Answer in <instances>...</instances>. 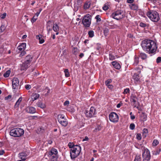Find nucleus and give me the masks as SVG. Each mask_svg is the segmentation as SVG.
<instances>
[{"label": "nucleus", "mask_w": 161, "mask_h": 161, "mask_svg": "<svg viewBox=\"0 0 161 161\" xmlns=\"http://www.w3.org/2000/svg\"><path fill=\"white\" fill-rule=\"evenodd\" d=\"M141 46L143 50L149 54L155 53L158 48L156 43L150 39L142 41Z\"/></svg>", "instance_id": "nucleus-1"}, {"label": "nucleus", "mask_w": 161, "mask_h": 161, "mask_svg": "<svg viewBox=\"0 0 161 161\" xmlns=\"http://www.w3.org/2000/svg\"><path fill=\"white\" fill-rule=\"evenodd\" d=\"M81 147L80 146L76 145L72 147L70 150V156L71 159H75L80 154L81 151Z\"/></svg>", "instance_id": "nucleus-2"}, {"label": "nucleus", "mask_w": 161, "mask_h": 161, "mask_svg": "<svg viewBox=\"0 0 161 161\" xmlns=\"http://www.w3.org/2000/svg\"><path fill=\"white\" fill-rule=\"evenodd\" d=\"M147 15L150 20L153 22H157L159 20V14L155 10H150L147 13Z\"/></svg>", "instance_id": "nucleus-3"}, {"label": "nucleus", "mask_w": 161, "mask_h": 161, "mask_svg": "<svg viewBox=\"0 0 161 161\" xmlns=\"http://www.w3.org/2000/svg\"><path fill=\"white\" fill-rule=\"evenodd\" d=\"M24 133V131L22 129L16 128L10 130V135L13 136L18 137L22 136Z\"/></svg>", "instance_id": "nucleus-4"}, {"label": "nucleus", "mask_w": 161, "mask_h": 161, "mask_svg": "<svg viewBox=\"0 0 161 161\" xmlns=\"http://www.w3.org/2000/svg\"><path fill=\"white\" fill-rule=\"evenodd\" d=\"M141 149L143 151L142 153L143 161H150L151 158V155L149 150L144 146L142 147Z\"/></svg>", "instance_id": "nucleus-5"}, {"label": "nucleus", "mask_w": 161, "mask_h": 161, "mask_svg": "<svg viewBox=\"0 0 161 161\" xmlns=\"http://www.w3.org/2000/svg\"><path fill=\"white\" fill-rule=\"evenodd\" d=\"M125 15L123 11L118 10L113 13L111 15L112 18L117 20H119L123 18Z\"/></svg>", "instance_id": "nucleus-6"}, {"label": "nucleus", "mask_w": 161, "mask_h": 161, "mask_svg": "<svg viewBox=\"0 0 161 161\" xmlns=\"http://www.w3.org/2000/svg\"><path fill=\"white\" fill-rule=\"evenodd\" d=\"M91 16L89 14H87L84 16L82 22L83 25L86 27H89L91 24Z\"/></svg>", "instance_id": "nucleus-7"}, {"label": "nucleus", "mask_w": 161, "mask_h": 161, "mask_svg": "<svg viewBox=\"0 0 161 161\" xmlns=\"http://www.w3.org/2000/svg\"><path fill=\"white\" fill-rule=\"evenodd\" d=\"M109 120L114 123H117L119 120V117L118 114L115 112L110 113L108 116Z\"/></svg>", "instance_id": "nucleus-8"}, {"label": "nucleus", "mask_w": 161, "mask_h": 161, "mask_svg": "<svg viewBox=\"0 0 161 161\" xmlns=\"http://www.w3.org/2000/svg\"><path fill=\"white\" fill-rule=\"evenodd\" d=\"M84 113L86 117L91 118L93 117L95 114L96 110L94 107L92 106L89 110H85Z\"/></svg>", "instance_id": "nucleus-9"}, {"label": "nucleus", "mask_w": 161, "mask_h": 161, "mask_svg": "<svg viewBox=\"0 0 161 161\" xmlns=\"http://www.w3.org/2000/svg\"><path fill=\"white\" fill-rule=\"evenodd\" d=\"M58 119L59 122L63 126H66L68 124V121L65 118L63 114H59L58 115Z\"/></svg>", "instance_id": "nucleus-10"}, {"label": "nucleus", "mask_w": 161, "mask_h": 161, "mask_svg": "<svg viewBox=\"0 0 161 161\" xmlns=\"http://www.w3.org/2000/svg\"><path fill=\"white\" fill-rule=\"evenodd\" d=\"M12 86L13 89H17L18 88L19 81V79L17 78H14L12 80Z\"/></svg>", "instance_id": "nucleus-11"}, {"label": "nucleus", "mask_w": 161, "mask_h": 161, "mask_svg": "<svg viewBox=\"0 0 161 161\" xmlns=\"http://www.w3.org/2000/svg\"><path fill=\"white\" fill-rule=\"evenodd\" d=\"M26 111L27 113L31 114L35 113L36 112V108L34 107L31 106L27 107L26 108Z\"/></svg>", "instance_id": "nucleus-12"}, {"label": "nucleus", "mask_w": 161, "mask_h": 161, "mask_svg": "<svg viewBox=\"0 0 161 161\" xmlns=\"http://www.w3.org/2000/svg\"><path fill=\"white\" fill-rule=\"evenodd\" d=\"M84 124L82 121L78 122L74 126V129L78 130L84 126Z\"/></svg>", "instance_id": "nucleus-13"}, {"label": "nucleus", "mask_w": 161, "mask_h": 161, "mask_svg": "<svg viewBox=\"0 0 161 161\" xmlns=\"http://www.w3.org/2000/svg\"><path fill=\"white\" fill-rule=\"evenodd\" d=\"M139 74H140L135 73L133 75L132 77L134 80V81L136 83H138L140 82V77L139 76Z\"/></svg>", "instance_id": "nucleus-14"}, {"label": "nucleus", "mask_w": 161, "mask_h": 161, "mask_svg": "<svg viewBox=\"0 0 161 161\" xmlns=\"http://www.w3.org/2000/svg\"><path fill=\"white\" fill-rule=\"evenodd\" d=\"M48 154L49 156H54V155L58 156V150L55 148H52L49 152Z\"/></svg>", "instance_id": "nucleus-15"}, {"label": "nucleus", "mask_w": 161, "mask_h": 161, "mask_svg": "<svg viewBox=\"0 0 161 161\" xmlns=\"http://www.w3.org/2000/svg\"><path fill=\"white\" fill-rule=\"evenodd\" d=\"M137 100V98L135 95L132 94L130 96V101L133 104V105H135Z\"/></svg>", "instance_id": "nucleus-16"}, {"label": "nucleus", "mask_w": 161, "mask_h": 161, "mask_svg": "<svg viewBox=\"0 0 161 161\" xmlns=\"http://www.w3.org/2000/svg\"><path fill=\"white\" fill-rule=\"evenodd\" d=\"M30 64L28 63L25 62L22 64L21 66V70H26L28 68Z\"/></svg>", "instance_id": "nucleus-17"}, {"label": "nucleus", "mask_w": 161, "mask_h": 161, "mask_svg": "<svg viewBox=\"0 0 161 161\" xmlns=\"http://www.w3.org/2000/svg\"><path fill=\"white\" fill-rule=\"evenodd\" d=\"M112 64L114 67L116 69H119L121 68L120 64L116 61H114L112 62Z\"/></svg>", "instance_id": "nucleus-18"}, {"label": "nucleus", "mask_w": 161, "mask_h": 161, "mask_svg": "<svg viewBox=\"0 0 161 161\" xmlns=\"http://www.w3.org/2000/svg\"><path fill=\"white\" fill-rule=\"evenodd\" d=\"M36 105L42 109H44L46 107L45 105L41 101H38L36 103Z\"/></svg>", "instance_id": "nucleus-19"}, {"label": "nucleus", "mask_w": 161, "mask_h": 161, "mask_svg": "<svg viewBox=\"0 0 161 161\" xmlns=\"http://www.w3.org/2000/svg\"><path fill=\"white\" fill-rule=\"evenodd\" d=\"M26 46V43H22L18 47L17 49L20 51H23L25 49Z\"/></svg>", "instance_id": "nucleus-20"}, {"label": "nucleus", "mask_w": 161, "mask_h": 161, "mask_svg": "<svg viewBox=\"0 0 161 161\" xmlns=\"http://www.w3.org/2000/svg\"><path fill=\"white\" fill-rule=\"evenodd\" d=\"M130 8L133 10H137L138 9V7L137 4L135 3H131L129 5Z\"/></svg>", "instance_id": "nucleus-21"}, {"label": "nucleus", "mask_w": 161, "mask_h": 161, "mask_svg": "<svg viewBox=\"0 0 161 161\" xmlns=\"http://www.w3.org/2000/svg\"><path fill=\"white\" fill-rule=\"evenodd\" d=\"M139 62V57L136 55H135L134 58V62L133 65L136 66L137 65Z\"/></svg>", "instance_id": "nucleus-22"}, {"label": "nucleus", "mask_w": 161, "mask_h": 161, "mask_svg": "<svg viewBox=\"0 0 161 161\" xmlns=\"http://www.w3.org/2000/svg\"><path fill=\"white\" fill-rule=\"evenodd\" d=\"M58 157V156H49V161H57V159Z\"/></svg>", "instance_id": "nucleus-23"}, {"label": "nucleus", "mask_w": 161, "mask_h": 161, "mask_svg": "<svg viewBox=\"0 0 161 161\" xmlns=\"http://www.w3.org/2000/svg\"><path fill=\"white\" fill-rule=\"evenodd\" d=\"M36 38L38 39L39 41V43L40 44H42L44 42V40L43 39V36L41 35H39L36 36Z\"/></svg>", "instance_id": "nucleus-24"}, {"label": "nucleus", "mask_w": 161, "mask_h": 161, "mask_svg": "<svg viewBox=\"0 0 161 161\" xmlns=\"http://www.w3.org/2000/svg\"><path fill=\"white\" fill-rule=\"evenodd\" d=\"M39 95L37 93H33L31 96V98L32 101H34L37 99L39 97Z\"/></svg>", "instance_id": "nucleus-25"}, {"label": "nucleus", "mask_w": 161, "mask_h": 161, "mask_svg": "<svg viewBox=\"0 0 161 161\" xmlns=\"http://www.w3.org/2000/svg\"><path fill=\"white\" fill-rule=\"evenodd\" d=\"M32 57L31 55H28L26 56L25 62L30 64L31 62L32 61Z\"/></svg>", "instance_id": "nucleus-26"}, {"label": "nucleus", "mask_w": 161, "mask_h": 161, "mask_svg": "<svg viewBox=\"0 0 161 161\" xmlns=\"http://www.w3.org/2000/svg\"><path fill=\"white\" fill-rule=\"evenodd\" d=\"M92 2L91 1L86 2L84 5V8L86 9L89 8Z\"/></svg>", "instance_id": "nucleus-27"}, {"label": "nucleus", "mask_w": 161, "mask_h": 161, "mask_svg": "<svg viewBox=\"0 0 161 161\" xmlns=\"http://www.w3.org/2000/svg\"><path fill=\"white\" fill-rule=\"evenodd\" d=\"M53 29L55 32L58 31H59V27L57 24H54L53 26Z\"/></svg>", "instance_id": "nucleus-28"}, {"label": "nucleus", "mask_w": 161, "mask_h": 161, "mask_svg": "<svg viewBox=\"0 0 161 161\" xmlns=\"http://www.w3.org/2000/svg\"><path fill=\"white\" fill-rule=\"evenodd\" d=\"M161 151V149L159 148L157 150L153 151L152 152V153L153 155H157L159 154Z\"/></svg>", "instance_id": "nucleus-29"}, {"label": "nucleus", "mask_w": 161, "mask_h": 161, "mask_svg": "<svg viewBox=\"0 0 161 161\" xmlns=\"http://www.w3.org/2000/svg\"><path fill=\"white\" fill-rule=\"evenodd\" d=\"M22 97H20L19 98V99L17 101L14 105V107H19V105L20 103L22 100Z\"/></svg>", "instance_id": "nucleus-30"}, {"label": "nucleus", "mask_w": 161, "mask_h": 161, "mask_svg": "<svg viewBox=\"0 0 161 161\" xmlns=\"http://www.w3.org/2000/svg\"><path fill=\"white\" fill-rule=\"evenodd\" d=\"M140 57L142 59H145L147 58V55L144 53H141Z\"/></svg>", "instance_id": "nucleus-31"}, {"label": "nucleus", "mask_w": 161, "mask_h": 161, "mask_svg": "<svg viewBox=\"0 0 161 161\" xmlns=\"http://www.w3.org/2000/svg\"><path fill=\"white\" fill-rule=\"evenodd\" d=\"M11 73V71L10 70H8L4 74L3 76L5 78H7L8 77Z\"/></svg>", "instance_id": "nucleus-32"}, {"label": "nucleus", "mask_w": 161, "mask_h": 161, "mask_svg": "<svg viewBox=\"0 0 161 161\" xmlns=\"http://www.w3.org/2000/svg\"><path fill=\"white\" fill-rule=\"evenodd\" d=\"M72 51L73 53L75 55H77L79 52V50L76 47H74Z\"/></svg>", "instance_id": "nucleus-33"}, {"label": "nucleus", "mask_w": 161, "mask_h": 161, "mask_svg": "<svg viewBox=\"0 0 161 161\" xmlns=\"http://www.w3.org/2000/svg\"><path fill=\"white\" fill-rule=\"evenodd\" d=\"M88 35L90 37H92L94 36V32L93 31H90L88 32Z\"/></svg>", "instance_id": "nucleus-34"}, {"label": "nucleus", "mask_w": 161, "mask_h": 161, "mask_svg": "<svg viewBox=\"0 0 161 161\" xmlns=\"http://www.w3.org/2000/svg\"><path fill=\"white\" fill-rule=\"evenodd\" d=\"M158 141L157 139H154L152 143L153 146H156L159 144Z\"/></svg>", "instance_id": "nucleus-35"}, {"label": "nucleus", "mask_w": 161, "mask_h": 161, "mask_svg": "<svg viewBox=\"0 0 161 161\" xmlns=\"http://www.w3.org/2000/svg\"><path fill=\"white\" fill-rule=\"evenodd\" d=\"M142 68V65H140L139 66V67H136L135 68V69L137 71V73L140 74L141 73V68Z\"/></svg>", "instance_id": "nucleus-36"}, {"label": "nucleus", "mask_w": 161, "mask_h": 161, "mask_svg": "<svg viewBox=\"0 0 161 161\" xmlns=\"http://www.w3.org/2000/svg\"><path fill=\"white\" fill-rule=\"evenodd\" d=\"M141 158L140 155H136L134 161H141Z\"/></svg>", "instance_id": "nucleus-37"}, {"label": "nucleus", "mask_w": 161, "mask_h": 161, "mask_svg": "<svg viewBox=\"0 0 161 161\" xmlns=\"http://www.w3.org/2000/svg\"><path fill=\"white\" fill-rule=\"evenodd\" d=\"M101 129L102 127L100 126L99 125H97L94 130V131L95 132H97L101 130Z\"/></svg>", "instance_id": "nucleus-38"}, {"label": "nucleus", "mask_w": 161, "mask_h": 161, "mask_svg": "<svg viewBox=\"0 0 161 161\" xmlns=\"http://www.w3.org/2000/svg\"><path fill=\"white\" fill-rule=\"evenodd\" d=\"M65 75L66 77H68L69 76V70L68 69H66L64 70V71Z\"/></svg>", "instance_id": "nucleus-39"}, {"label": "nucleus", "mask_w": 161, "mask_h": 161, "mask_svg": "<svg viewBox=\"0 0 161 161\" xmlns=\"http://www.w3.org/2000/svg\"><path fill=\"white\" fill-rule=\"evenodd\" d=\"M109 58L110 60H113L115 59V57L114 55L111 53L109 54Z\"/></svg>", "instance_id": "nucleus-40"}, {"label": "nucleus", "mask_w": 161, "mask_h": 161, "mask_svg": "<svg viewBox=\"0 0 161 161\" xmlns=\"http://www.w3.org/2000/svg\"><path fill=\"white\" fill-rule=\"evenodd\" d=\"M112 82V80L111 79H108L106 80L105 82V84L106 86L110 84V83Z\"/></svg>", "instance_id": "nucleus-41"}, {"label": "nucleus", "mask_w": 161, "mask_h": 161, "mask_svg": "<svg viewBox=\"0 0 161 161\" xmlns=\"http://www.w3.org/2000/svg\"><path fill=\"white\" fill-rule=\"evenodd\" d=\"M142 133L143 134H145V136H146L147 135L148 133V130L146 128H144L142 130Z\"/></svg>", "instance_id": "nucleus-42"}, {"label": "nucleus", "mask_w": 161, "mask_h": 161, "mask_svg": "<svg viewBox=\"0 0 161 161\" xmlns=\"http://www.w3.org/2000/svg\"><path fill=\"white\" fill-rule=\"evenodd\" d=\"M37 19V16H34L31 19V22L32 23H34L35 22Z\"/></svg>", "instance_id": "nucleus-43"}, {"label": "nucleus", "mask_w": 161, "mask_h": 161, "mask_svg": "<svg viewBox=\"0 0 161 161\" xmlns=\"http://www.w3.org/2000/svg\"><path fill=\"white\" fill-rule=\"evenodd\" d=\"M135 125L134 123H131L130 125V129L131 130H133L135 128Z\"/></svg>", "instance_id": "nucleus-44"}, {"label": "nucleus", "mask_w": 161, "mask_h": 161, "mask_svg": "<svg viewBox=\"0 0 161 161\" xmlns=\"http://www.w3.org/2000/svg\"><path fill=\"white\" fill-rule=\"evenodd\" d=\"M79 6L77 4H75L74 7V10L75 11H77L79 9Z\"/></svg>", "instance_id": "nucleus-45"}, {"label": "nucleus", "mask_w": 161, "mask_h": 161, "mask_svg": "<svg viewBox=\"0 0 161 161\" xmlns=\"http://www.w3.org/2000/svg\"><path fill=\"white\" fill-rule=\"evenodd\" d=\"M130 92V90L129 88H126L124 89V91L123 92V94H127L128 93H129Z\"/></svg>", "instance_id": "nucleus-46"}, {"label": "nucleus", "mask_w": 161, "mask_h": 161, "mask_svg": "<svg viewBox=\"0 0 161 161\" xmlns=\"http://www.w3.org/2000/svg\"><path fill=\"white\" fill-rule=\"evenodd\" d=\"M136 137L137 140H141L142 139V136L141 134L139 133L137 134L136 135Z\"/></svg>", "instance_id": "nucleus-47"}, {"label": "nucleus", "mask_w": 161, "mask_h": 161, "mask_svg": "<svg viewBox=\"0 0 161 161\" xmlns=\"http://www.w3.org/2000/svg\"><path fill=\"white\" fill-rule=\"evenodd\" d=\"M101 17L100 15H97L95 19H96L97 22L100 21L101 20Z\"/></svg>", "instance_id": "nucleus-48"}, {"label": "nucleus", "mask_w": 161, "mask_h": 161, "mask_svg": "<svg viewBox=\"0 0 161 161\" xmlns=\"http://www.w3.org/2000/svg\"><path fill=\"white\" fill-rule=\"evenodd\" d=\"M113 25V27L114 28H120L121 27V25L120 24H114Z\"/></svg>", "instance_id": "nucleus-49"}, {"label": "nucleus", "mask_w": 161, "mask_h": 161, "mask_svg": "<svg viewBox=\"0 0 161 161\" xmlns=\"http://www.w3.org/2000/svg\"><path fill=\"white\" fill-rule=\"evenodd\" d=\"M130 119L132 120H133V119H135V115L133 114H132V112H130Z\"/></svg>", "instance_id": "nucleus-50"}, {"label": "nucleus", "mask_w": 161, "mask_h": 161, "mask_svg": "<svg viewBox=\"0 0 161 161\" xmlns=\"http://www.w3.org/2000/svg\"><path fill=\"white\" fill-rule=\"evenodd\" d=\"M26 54V53L25 51H22L19 54V57H22Z\"/></svg>", "instance_id": "nucleus-51"}, {"label": "nucleus", "mask_w": 161, "mask_h": 161, "mask_svg": "<svg viewBox=\"0 0 161 161\" xmlns=\"http://www.w3.org/2000/svg\"><path fill=\"white\" fill-rule=\"evenodd\" d=\"M74 146H75L74 145L73 143L69 142L68 144V146L69 148H71V149H72V147H73Z\"/></svg>", "instance_id": "nucleus-52"}, {"label": "nucleus", "mask_w": 161, "mask_h": 161, "mask_svg": "<svg viewBox=\"0 0 161 161\" xmlns=\"http://www.w3.org/2000/svg\"><path fill=\"white\" fill-rule=\"evenodd\" d=\"M161 62V57H158L156 59V63H159Z\"/></svg>", "instance_id": "nucleus-53"}, {"label": "nucleus", "mask_w": 161, "mask_h": 161, "mask_svg": "<svg viewBox=\"0 0 161 161\" xmlns=\"http://www.w3.org/2000/svg\"><path fill=\"white\" fill-rule=\"evenodd\" d=\"M31 86L30 85L27 84L25 85V88L27 90H29L31 88Z\"/></svg>", "instance_id": "nucleus-54"}, {"label": "nucleus", "mask_w": 161, "mask_h": 161, "mask_svg": "<svg viewBox=\"0 0 161 161\" xmlns=\"http://www.w3.org/2000/svg\"><path fill=\"white\" fill-rule=\"evenodd\" d=\"M108 29H105L104 30V35L105 36H106L108 35Z\"/></svg>", "instance_id": "nucleus-55"}, {"label": "nucleus", "mask_w": 161, "mask_h": 161, "mask_svg": "<svg viewBox=\"0 0 161 161\" xmlns=\"http://www.w3.org/2000/svg\"><path fill=\"white\" fill-rule=\"evenodd\" d=\"M139 25L140 26L142 27H145L146 26V25L142 22H141L140 23Z\"/></svg>", "instance_id": "nucleus-56"}, {"label": "nucleus", "mask_w": 161, "mask_h": 161, "mask_svg": "<svg viewBox=\"0 0 161 161\" xmlns=\"http://www.w3.org/2000/svg\"><path fill=\"white\" fill-rule=\"evenodd\" d=\"M107 86L108 87L111 89V90H112L113 89V88H114V86L112 85H110V84H109L107 86Z\"/></svg>", "instance_id": "nucleus-57"}, {"label": "nucleus", "mask_w": 161, "mask_h": 161, "mask_svg": "<svg viewBox=\"0 0 161 161\" xmlns=\"http://www.w3.org/2000/svg\"><path fill=\"white\" fill-rule=\"evenodd\" d=\"M127 37L128 38H131V39H132L133 38H134V36L133 35L131 34H130V33H129V34H128V35H127Z\"/></svg>", "instance_id": "nucleus-58"}, {"label": "nucleus", "mask_w": 161, "mask_h": 161, "mask_svg": "<svg viewBox=\"0 0 161 161\" xmlns=\"http://www.w3.org/2000/svg\"><path fill=\"white\" fill-rule=\"evenodd\" d=\"M108 6L105 5L104 6H103V9L104 10H108Z\"/></svg>", "instance_id": "nucleus-59"}, {"label": "nucleus", "mask_w": 161, "mask_h": 161, "mask_svg": "<svg viewBox=\"0 0 161 161\" xmlns=\"http://www.w3.org/2000/svg\"><path fill=\"white\" fill-rule=\"evenodd\" d=\"M6 16V13H4L3 14H2L1 15V18L2 19H4Z\"/></svg>", "instance_id": "nucleus-60"}, {"label": "nucleus", "mask_w": 161, "mask_h": 161, "mask_svg": "<svg viewBox=\"0 0 161 161\" xmlns=\"http://www.w3.org/2000/svg\"><path fill=\"white\" fill-rule=\"evenodd\" d=\"M12 96L11 95H8L7 97H6L5 98V100H7L11 98Z\"/></svg>", "instance_id": "nucleus-61"}, {"label": "nucleus", "mask_w": 161, "mask_h": 161, "mask_svg": "<svg viewBox=\"0 0 161 161\" xmlns=\"http://www.w3.org/2000/svg\"><path fill=\"white\" fill-rule=\"evenodd\" d=\"M69 104V101H66L64 103V106L68 105Z\"/></svg>", "instance_id": "nucleus-62"}, {"label": "nucleus", "mask_w": 161, "mask_h": 161, "mask_svg": "<svg viewBox=\"0 0 161 161\" xmlns=\"http://www.w3.org/2000/svg\"><path fill=\"white\" fill-rule=\"evenodd\" d=\"M127 2L128 3H132L134 2V0H127Z\"/></svg>", "instance_id": "nucleus-63"}, {"label": "nucleus", "mask_w": 161, "mask_h": 161, "mask_svg": "<svg viewBox=\"0 0 161 161\" xmlns=\"http://www.w3.org/2000/svg\"><path fill=\"white\" fill-rule=\"evenodd\" d=\"M100 48H101V47L100 46L98 45L96 49L97 50H99Z\"/></svg>", "instance_id": "nucleus-64"}]
</instances>
